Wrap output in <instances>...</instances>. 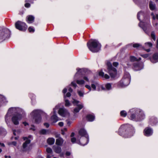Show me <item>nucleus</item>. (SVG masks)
<instances>
[{"mask_svg": "<svg viewBox=\"0 0 158 158\" xmlns=\"http://www.w3.org/2000/svg\"><path fill=\"white\" fill-rule=\"evenodd\" d=\"M22 110L18 107H11L10 108L5 116V119L6 123L7 124L9 123L10 121L11 115L12 121L15 125L19 124V121L22 118L21 112Z\"/></svg>", "mask_w": 158, "mask_h": 158, "instance_id": "f257e3e1", "label": "nucleus"}, {"mask_svg": "<svg viewBox=\"0 0 158 158\" xmlns=\"http://www.w3.org/2000/svg\"><path fill=\"white\" fill-rule=\"evenodd\" d=\"M128 117L131 120L139 122L145 118V115L142 110L139 108H135L129 110Z\"/></svg>", "mask_w": 158, "mask_h": 158, "instance_id": "f03ea898", "label": "nucleus"}, {"mask_svg": "<svg viewBox=\"0 0 158 158\" xmlns=\"http://www.w3.org/2000/svg\"><path fill=\"white\" fill-rule=\"evenodd\" d=\"M144 12L140 11L138 13L137 17L138 19L140 21L139 24V26L142 28L145 33L148 34L151 26L149 18L148 17L146 19V18L144 17Z\"/></svg>", "mask_w": 158, "mask_h": 158, "instance_id": "7ed1b4c3", "label": "nucleus"}, {"mask_svg": "<svg viewBox=\"0 0 158 158\" xmlns=\"http://www.w3.org/2000/svg\"><path fill=\"white\" fill-rule=\"evenodd\" d=\"M135 130L133 126L131 124H125L119 127L118 133L124 138H130L133 135Z\"/></svg>", "mask_w": 158, "mask_h": 158, "instance_id": "20e7f679", "label": "nucleus"}, {"mask_svg": "<svg viewBox=\"0 0 158 158\" xmlns=\"http://www.w3.org/2000/svg\"><path fill=\"white\" fill-rule=\"evenodd\" d=\"M89 50L93 52H98L99 51V42L95 39H91L87 44Z\"/></svg>", "mask_w": 158, "mask_h": 158, "instance_id": "39448f33", "label": "nucleus"}, {"mask_svg": "<svg viewBox=\"0 0 158 158\" xmlns=\"http://www.w3.org/2000/svg\"><path fill=\"white\" fill-rule=\"evenodd\" d=\"M131 77L129 73L125 72L122 80L118 84L119 87H124L127 86L130 83Z\"/></svg>", "mask_w": 158, "mask_h": 158, "instance_id": "423d86ee", "label": "nucleus"}, {"mask_svg": "<svg viewBox=\"0 0 158 158\" xmlns=\"http://www.w3.org/2000/svg\"><path fill=\"white\" fill-rule=\"evenodd\" d=\"M78 134L79 135L77 137V139H79L80 137H84L82 139H84L86 141L85 143H84L81 140V144L83 145H85L87 144L89 142V136L85 130L83 128L80 129L79 131Z\"/></svg>", "mask_w": 158, "mask_h": 158, "instance_id": "0eeeda50", "label": "nucleus"}, {"mask_svg": "<svg viewBox=\"0 0 158 158\" xmlns=\"http://www.w3.org/2000/svg\"><path fill=\"white\" fill-rule=\"evenodd\" d=\"M42 112L40 110H34L31 113V115L33 119L35 121V123H39L41 122V118L40 116Z\"/></svg>", "mask_w": 158, "mask_h": 158, "instance_id": "6e6552de", "label": "nucleus"}, {"mask_svg": "<svg viewBox=\"0 0 158 158\" xmlns=\"http://www.w3.org/2000/svg\"><path fill=\"white\" fill-rule=\"evenodd\" d=\"M109 73L112 78H114L117 74L116 69L113 67L111 63L108 61L106 63Z\"/></svg>", "mask_w": 158, "mask_h": 158, "instance_id": "1a4fd4ad", "label": "nucleus"}, {"mask_svg": "<svg viewBox=\"0 0 158 158\" xmlns=\"http://www.w3.org/2000/svg\"><path fill=\"white\" fill-rule=\"evenodd\" d=\"M10 35V32L9 30L7 28L3 29L0 32V40L2 41L9 38Z\"/></svg>", "mask_w": 158, "mask_h": 158, "instance_id": "9d476101", "label": "nucleus"}, {"mask_svg": "<svg viewBox=\"0 0 158 158\" xmlns=\"http://www.w3.org/2000/svg\"><path fill=\"white\" fill-rule=\"evenodd\" d=\"M16 28L20 31H25L27 27L25 23L20 21H17L15 24Z\"/></svg>", "mask_w": 158, "mask_h": 158, "instance_id": "9b49d317", "label": "nucleus"}, {"mask_svg": "<svg viewBox=\"0 0 158 158\" xmlns=\"http://www.w3.org/2000/svg\"><path fill=\"white\" fill-rule=\"evenodd\" d=\"M72 102L74 104V105H75V104H76L77 106L74 109L73 111L74 114H75L76 113H78L80 110L83 107V104H78L79 102L78 101L73 99Z\"/></svg>", "mask_w": 158, "mask_h": 158, "instance_id": "f8f14e48", "label": "nucleus"}, {"mask_svg": "<svg viewBox=\"0 0 158 158\" xmlns=\"http://www.w3.org/2000/svg\"><path fill=\"white\" fill-rule=\"evenodd\" d=\"M134 2L141 9H143L147 6V2L146 0H133Z\"/></svg>", "mask_w": 158, "mask_h": 158, "instance_id": "ddd939ff", "label": "nucleus"}, {"mask_svg": "<svg viewBox=\"0 0 158 158\" xmlns=\"http://www.w3.org/2000/svg\"><path fill=\"white\" fill-rule=\"evenodd\" d=\"M143 68V63L142 62H137L134 63L133 69L135 71H139Z\"/></svg>", "mask_w": 158, "mask_h": 158, "instance_id": "4468645a", "label": "nucleus"}, {"mask_svg": "<svg viewBox=\"0 0 158 158\" xmlns=\"http://www.w3.org/2000/svg\"><path fill=\"white\" fill-rule=\"evenodd\" d=\"M153 133V129L149 127H147L144 130L143 134L146 136H150L152 135Z\"/></svg>", "mask_w": 158, "mask_h": 158, "instance_id": "2eb2a0df", "label": "nucleus"}, {"mask_svg": "<svg viewBox=\"0 0 158 158\" xmlns=\"http://www.w3.org/2000/svg\"><path fill=\"white\" fill-rule=\"evenodd\" d=\"M58 113L60 116L64 117L69 115V112L64 107L60 108L59 109Z\"/></svg>", "mask_w": 158, "mask_h": 158, "instance_id": "dca6fc26", "label": "nucleus"}, {"mask_svg": "<svg viewBox=\"0 0 158 158\" xmlns=\"http://www.w3.org/2000/svg\"><path fill=\"white\" fill-rule=\"evenodd\" d=\"M59 107V106H56L53 110L54 114L52 116L51 119L53 122L54 123H56L59 120L56 114V110L58 109Z\"/></svg>", "mask_w": 158, "mask_h": 158, "instance_id": "f3484780", "label": "nucleus"}, {"mask_svg": "<svg viewBox=\"0 0 158 158\" xmlns=\"http://www.w3.org/2000/svg\"><path fill=\"white\" fill-rule=\"evenodd\" d=\"M148 123L150 125L154 126L158 123V121L156 117L152 116L150 118Z\"/></svg>", "mask_w": 158, "mask_h": 158, "instance_id": "a211bd4d", "label": "nucleus"}, {"mask_svg": "<svg viewBox=\"0 0 158 158\" xmlns=\"http://www.w3.org/2000/svg\"><path fill=\"white\" fill-rule=\"evenodd\" d=\"M24 140H26L25 142L23 143V147L24 150H26L28 148V146L30 143L31 140L29 139H27V137H23Z\"/></svg>", "mask_w": 158, "mask_h": 158, "instance_id": "6ab92c4d", "label": "nucleus"}, {"mask_svg": "<svg viewBox=\"0 0 158 158\" xmlns=\"http://www.w3.org/2000/svg\"><path fill=\"white\" fill-rule=\"evenodd\" d=\"M77 72L74 76V79L75 80L80 78V76L83 74V72H84V69H79L78 68L77 69Z\"/></svg>", "mask_w": 158, "mask_h": 158, "instance_id": "aec40b11", "label": "nucleus"}, {"mask_svg": "<svg viewBox=\"0 0 158 158\" xmlns=\"http://www.w3.org/2000/svg\"><path fill=\"white\" fill-rule=\"evenodd\" d=\"M112 84L110 83H107L105 85H101V88L102 90H109L112 89Z\"/></svg>", "mask_w": 158, "mask_h": 158, "instance_id": "412c9836", "label": "nucleus"}, {"mask_svg": "<svg viewBox=\"0 0 158 158\" xmlns=\"http://www.w3.org/2000/svg\"><path fill=\"white\" fill-rule=\"evenodd\" d=\"M150 60L153 63L158 62V53H155L153 54V56L150 59Z\"/></svg>", "mask_w": 158, "mask_h": 158, "instance_id": "4be33fe9", "label": "nucleus"}, {"mask_svg": "<svg viewBox=\"0 0 158 158\" xmlns=\"http://www.w3.org/2000/svg\"><path fill=\"white\" fill-rule=\"evenodd\" d=\"M7 102L6 98L4 96L0 95V107L4 104Z\"/></svg>", "mask_w": 158, "mask_h": 158, "instance_id": "5701e85b", "label": "nucleus"}, {"mask_svg": "<svg viewBox=\"0 0 158 158\" xmlns=\"http://www.w3.org/2000/svg\"><path fill=\"white\" fill-rule=\"evenodd\" d=\"M99 76H101L103 79H108L110 78V76L107 74H104L102 72L99 71Z\"/></svg>", "mask_w": 158, "mask_h": 158, "instance_id": "b1692460", "label": "nucleus"}, {"mask_svg": "<svg viewBox=\"0 0 158 158\" xmlns=\"http://www.w3.org/2000/svg\"><path fill=\"white\" fill-rule=\"evenodd\" d=\"M149 7L151 10H155L156 7L155 3L152 1H150L149 2Z\"/></svg>", "mask_w": 158, "mask_h": 158, "instance_id": "393cba45", "label": "nucleus"}, {"mask_svg": "<svg viewBox=\"0 0 158 158\" xmlns=\"http://www.w3.org/2000/svg\"><path fill=\"white\" fill-rule=\"evenodd\" d=\"M152 44L150 42H148L145 43V48H149L145 49L146 51L147 52H149L150 51V48L152 47Z\"/></svg>", "mask_w": 158, "mask_h": 158, "instance_id": "a878e982", "label": "nucleus"}, {"mask_svg": "<svg viewBox=\"0 0 158 158\" xmlns=\"http://www.w3.org/2000/svg\"><path fill=\"white\" fill-rule=\"evenodd\" d=\"M28 23H31L33 22L34 20V17L32 15H29L27 17Z\"/></svg>", "mask_w": 158, "mask_h": 158, "instance_id": "bb28decb", "label": "nucleus"}, {"mask_svg": "<svg viewBox=\"0 0 158 158\" xmlns=\"http://www.w3.org/2000/svg\"><path fill=\"white\" fill-rule=\"evenodd\" d=\"M63 142L64 140L63 139L59 137L56 139V143L57 145H61L63 144Z\"/></svg>", "mask_w": 158, "mask_h": 158, "instance_id": "cd10ccee", "label": "nucleus"}, {"mask_svg": "<svg viewBox=\"0 0 158 158\" xmlns=\"http://www.w3.org/2000/svg\"><path fill=\"white\" fill-rule=\"evenodd\" d=\"M94 116L92 114H89L86 116V119L89 121H93L94 120Z\"/></svg>", "mask_w": 158, "mask_h": 158, "instance_id": "c85d7f7f", "label": "nucleus"}, {"mask_svg": "<svg viewBox=\"0 0 158 158\" xmlns=\"http://www.w3.org/2000/svg\"><path fill=\"white\" fill-rule=\"evenodd\" d=\"M53 148L54 151L57 153H60L61 151V149L60 147L53 146Z\"/></svg>", "mask_w": 158, "mask_h": 158, "instance_id": "c756f323", "label": "nucleus"}, {"mask_svg": "<svg viewBox=\"0 0 158 158\" xmlns=\"http://www.w3.org/2000/svg\"><path fill=\"white\" fill-rule=\"evenodd\" d=\"M132 45L134 48H137L138 47H141L142 46V45L141 44H138V43H135V44H128L127 45V46H131Z\"/></svg>", "mask_w": 158, "mask_h": 158, "instance_id": "7c9ffc66", "label": "nucleus"}, {"mask_svg": "<svg viewBox=\"0 0 158 158\" xmlns=\"http://www.w3.org/2000/svg\"><path fill=\"white\" fill-rule=\"evenodd\" d=\"M55 141V139L54 138H51L48 139L47 142L48 144L52 145L54 143Z\"/></svg>", "mask_w": 158, "mask_h": 158, "instance_id": "2f4dec72", "label": "nucleus"}, {"mask_svg": "<svg viewBox=\"0 0 158 158\" xmlns=\"http://www.w3.org/2000/svg\"><path fill=\"white\" fill-rule=\"evenodd\" d=\"M64 97L65 102V106H69L71 105L70 103V102L69 100L66 99L65 95H64Z\"/></svg>", "mask_w": 158, "mask_h": 158, "instance_id": "473e14b6", "label": "nucleus"}, {"mask_svg": "<svg viewBox=\"0 0 158 158\" xmlns=\"http://www.w3.org/2000/svg\"><path fill=\"white\" fill-rule=\"evenodd\" d=\"M83 137H80V138H79V139H77V140H79L77 141L76 143H77L81 145L84 146V145H83L81 144V140H82V141L84 143H85L86 142V141H85V140H84V139H82Z\"/></svg>", "mask_w": 158, "mask_h": 158, "instance_id": "72a5a7b5", "label": "nucleus"}, {"mask_svg": "<svg viewBox=\"0 0 158 158\" xmlns=\"http://www.w3.org/2000/svg\"><path fill=\"white\" fill-rule=\"evenodd\" d=\"M6 134V131L5 129L2 127L0 128V135H4Z\"/></svg>", "mask_w": 158, "mask_h": 158, "instance_id": "f704fd0d", "label": "nucleus"}, {"mask_svg": "<svg viewBox=\"0 0 158 158\" xmlns=\"http://www.w3.org/2000/svg\"><path fill=\"white\" fill-rule=\"evenodd\" d=\"M76 82L77 83L80 85H83L85 83V81L82 80H76Z\"/></svg>", "mask_w": 158, "mask_h": 158, "instance_id": "c9c22d12", "label": "nucleus"}, {"mask_svg": "<svg viewBox=\"0 0 158 158\" xmlns=\"http://www.w3.org/2000/svg\"><path fill=\"white\" fill-rule=\"evenodd\" d=\"M129 60L131 62H134L138 60L137 58L133 56H131L129 57Z\"/></svg>", "mask_w": 158, "mask_h": 158, "instance_id": "e433bc0d", "label": "nucleus"}, {"mask_svg": "<svg viewBox=\"0 0 158 158\" xmlns=\"http://www.w3.org/2000/svg\"><path fill=\"white\" fill-rule=\"evenodd\" d=\"M120 115L123 117H125L127 116V113L125 110H122L120 112Z\"/></svg>", "mask_w": 158, "mask_h": 158, "instance_id": "4c0bfd02", "label": "nucleus"}, {"mask_svg": "<svg viewBox=\"0 0 158 158\" xmlns=\"http://www.w3.org/2000/svg\"><path fill=\"white\" fill-rule=\"evenodd\" d=\"M151 15L152 17V19L154 20L156 19L158 20V14H156V16H155V15L153 13H151Z\"/></svg>", "mask_w": 158, "mask_h": 158, "instance_id": "58836bf2", "label": "nucleus"}, {"mask_svg": "<svg viewBox=\"0 0 158 158\" xmlns=\"http://www.w3.org/2000/svg\"><path fill=\"white\" fill-rule=\"evenodd\" d=\"M40 134L45 135L47 133V130L45 129H42L40 131Z\"/></svg>", "mask_w": 158, "mask_h": 158, "instance_id": "ea45409f", "label": "nucleus"}, {"mask_svg": "<svg viewBox=\"0 0 158 158\" xmlns=\"http://www.w3.org/2000/svg\"><path fill=\"white\" fill-rule=\"evenodd\" d=\"M151 37L155 41L156 40V36L154 32L152 31L151 34Z\"/></svg>", "mask_w": 158, "mask_h": 158, "instance_id": "a19ab883", "label": "nucleus"}, {"mask_svg": "<svg viewBox=\"0 0 158 158\" xmlns=\"http://www.w3.org/2000/svg\"><path fill=\"white\" fill-rule=\"evenodd\" d=\"M71 85L74 88H76L77 86V85L76 84V83L74 81L72 82L71 83Z\"/></svg>", "mask_w": 158, "mask_h": 158, "instance_id": "79ce46f5", "label": "nucleus"}, {"mask_svg": "<svg viewBox=\"0 0 158 158\" xmlns=\"http://www.w3.org/2000/svg\"><path fill=\"white\" fill-rule=\"evenodd\" d=\"M28 30L30 32H34L35 31L34 29L31 27H29Z\"/></svg>", "mask_w": 158, "mask_h": 158, "instance_id": "37998d69", "label": "nucleus"}, {"mask_svg": "<svg viewBox=\"0 0 158 158\" xmlns=\"http://www.w3.org/2000/svg\"><path fill=\"white\" fill-rule=\"evenodd\" d=\"M46 151L47 152L49 153H52V149L49 148H48L46 149Z\"/></svg>", "mask_w": 158, "mask_h": 158, "instance_id": "c03bdc74", "label": "nucleus"}, {"mask_svg": "<svg viewBox=\"0 0 158 158\" xmlns=\"http://www.w3.org/2000/svg\"><path fill=\"white\" fill-rule=\"evenodd\" d=\"M140 55L141 56L144 58H147L149 56L148 54H141Z\"/></svg>", "mask_w": 158, "mask_h": 158, "instance_id": "a18cd8bd", "label": "nucleus"}, {"mask_svg": "<svg viewBox=\"0 0 158 158\" xmlns=\"http://www.w3.org/2000/svg\"><path fill=\"white\" fill-rule=\"evenodd\" d=\"M76 139L74 137L72 138L71 139V141L73 143H75L76 142Z\"/></svg>", "mask_w": 158, "mask_h": 158, "instance_id": "49530a36", "label": "nucleus"}, {"mask_svg": "<svg viewBox=\"0 0 158 158\" xmlns=\"http://www.w3.org/2000/svg\"><path fill=\"white\" fill-rule=\"evenodd\" d=\"M16 142L15 141H13L9 143V145H13L14 146H16Z\"/></svg>", "mask_w": 158, "mask_h": 158, "instance_id": "de8ad7c7", "label": "nucleus"}, {"mask_svg": "<svg viewBox=\"0 0 158 158\" xmlns=\"http://www.w3.org/2000/svg\"><path fill=\"white\" fill-rule=\"evenodd\" d=\"M13 134L15 135H16L17 134H19V131H16L15 130L13 131Z\"/></svg>", "mask_w": 158, "mask_h": 158, "instance_id": "09e8293b", "label": "nucleus"}, {"mask_svg": "<svg viewBox=\"0 0 158 158\" xmlns=\"http://www.w3.org/2000/svg\"><path fill=\"white\" fill-rule=\"evenodd\" d=\"M153 24L154 26L156 27H158V23H156L155 22V21H153Z\"/></svg>", "mask_w": 158, "mask_h": 158, "instance_id": "8fccbe9b", "label": "nucleus"}, {"mask_svg": "<svg viewBox=\"0 0 158 158\" xmlns=\"http://www.w3.org/2000/svg\"><path fill=\"white\" fill-rule=\"evenodd\" d=\"M24 6L26 7L29 8L30 6V4L29 3H27L25 4Z\"/></svg>", "mask_w": 158, "mask_h": 158, "instance_id": "3c124183", "label": "nucleus"}, {"mask_svg": "<svg viewBox=\"0 0 158 158\" xmlns=\"http://www.w3.org/2000/svg\"><path fill=\"white\" fill-rule=\"evenodd\" d=\"M78 93L80 96H83V94L81 91H78Z\"/></svg>", "mask_w": 158, "mask_h": 158, "instance_id": "603ef678", "label": "nucleus"}, {"mask_svg": "<svg viewBox=\"0 0 158 158\" xmlns=\"http://www.w3.org/2000/svg\"><path fill=\"white\" fill-rule=\"evenodd\" d=\"M113 65L115 67L117 66L118 64V63L117 62H114L113 63Z\"/></svg>", "mask_w": 158, "mask_h": 158, "instance_id": "864d4df0", "label": "nucleus"}, {"mask_svg": "<svg viewBox=\"0 0 158 158\" xmlns=\"http://www.w3.org/2000/svg\"><path fill=\"white\" fill-rule=\"evenodd\" d=\"M85 87L86 88L89 89V91L91 90V88L89 85H85Z\"/></svg>", "mask_w": 158, "mask_h": 158, "instance_id": "5fc2aeb1", "label": "nucleus"}, {"mask_svg": "<svg viewBox=\"0 0 158 158\" xmlns=\"http://www.w3.org/2000/svg\"><path fill=\"white\" fill-rule=\"evenodd\" d=\"M83 78L86 81H89V80L88 77L86 76H84L83 77Z\"/></svg>", "mask_w": 158, "mask_h": 158, "instance_id": "6e6d98bb", "label": "nucleus"}, {"mask_svg": "<svg viewBox=\"0 0 158 158\" xmlns=\"http://www.w3.org/2000/svg\"><path fill=\"white\" fill-rule=\"evenodd\" d=\"M71 94L69 92H68L66 94V96L65 95V97H70L71 96Z\"/></svg>", "mask_w": 158, "mask_h": 158, "instance_id": "4d7b16f0", "label": "nucleus"}, {"mask_svg": "<svg viewBox=\"0 0 158 158\" xmlns=\"http://www.w3.org/2000/svg\"><path fill=\"white\" fill-rule=\"evenodd\" d=\"M67 89L66 88H65L63 90V93L64 94V95H65V93L67 92Z\"/></svg>", "mask_w": 158, "mask_h": 158, "instance_id": "13d9d810", "label": "nucleus"}, {"mask_svg": "<svg viewBox=\"0 0 158 158\" xmlns=\"http://www.w3.org/2000/svg\"><path fill=\"white\" fill-rule=\"evenodd\" d=\"M58 125L60 127H62L63 126L64 123L62 122H60L58 123Z\"/></svg>", "mask_w": 158, "mask_h": 158, "instance_id": "bf43d9fd", "label": "nucleus"}, {"mask_svg": "<svg viewBox=\"0 0 158 158\" xmlns=\"http://www.w3.org/2000/svg\"><path fill=\"white\" fill-rule=\"evenodd\" d=\"M91 87L92 88L94 89V90L96 89V86L94 84H92L91 85Z\"/></svg>", "mask_w": 158, "mask_h": 158, "instance_id": "052dcab7", "label": "nucleus"}, {"mask_svg": "<svg viewBox=\"0 0 158 158\" xmlns=\"http://www.w3.org/2000/svg\"><path fill=\"white\" fill-rule=\"evenodd\" d=\"M127 64V66H125L124 65H123L125 67H129L131 66V64H129L128 63H126Z\"/></svg>", "mask_w": 158, "mask_h": 158, "instance_id": "680f3d73", "label": "nucleus"}, {"mask_svg": "<svg viewBox=\"0 0 158 158\" xmlns=\"http://www.w3.org/2000/svg\"><path fill=\"white\" fill-rule=\"evenodd\" d=\"M44 125L47 128H48L49 127V124L47 123H44Z\"/></svg>", "mask_w": 158, "mask_h": 158, "instance_id": "e2e57ef3", "label": "nucleus"}, {"mask_svg": "<svg viewBox=\"0 0 158 158\" xmlns=\"http://www.w3.org/2000/svg\"><path fill=\"white\" fill-rule=\"evenodd\" d=\"M71 153L69 152H67L66 153V155L67 156H69L70 155Z\"/></svg>", "mask_w": 158, "mask_h": 158, "instance_id": "0e129e2a", "label": "nucleus"}, {"mask_svg": "<svg viewBox=\"0 0 158 158\" xmlns=\"http://www.w3.org/2000/svg\"><path fill=\"white\" fill-rule=\"evenodd\" d=\"M66 122L67 125H69V126L71 124V122L69 120H67Z\"/></svg>", "mask_w": 158, "mask_h": 158, "instance_id": "69168bd1", "label": "nucleus"}, {"mask_svg": "<svg viewBox=\"0 0 158 158\" xmlns=\"http://www.w3.org/2000/svg\"><path fill=\"white\" fill-rule=\"evenodd\" d=\"M23 124L25 126H26L28 125V123L26 122H23Z\"/></svg>", "mask_w": 158, "mask_h": 158, "instance_id": "338daca9", "label": "nucleus"}, {"mask_svg": "<svg viewBox=\"0 0 158 158\" xmlns=\"http://www.w3.org/2000/svg\"><path fill=\"white\" fill-rule=\"evenodd\" d=\"M30 129L33 130V131H35V127H34V126H32V127H31L30 128Z\"/></svg>", "mask_w": 158, "mask_h": 158, "instance_id": "774afa93", "label": "nucleus"}]
</instances>
